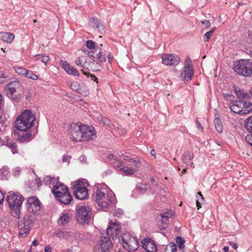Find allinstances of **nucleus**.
I'll return each instance as SVG.
<instances>
[{"mask_svg": "<svg viewBox=\"0 0 252 252\" xmlns=\"http://www.w3.org/2000/svg\"><path fill=\"white\" fill-rule=\"evenodd\" d=\"M94 200L95 201L99 207L102 209H107L111 204L115 202V199L111 195L108 194L105 189H97L93 196Z\"/></svg>", "mask_w": 252, "mask_h": 252, "instance_id": "4", "label": "nucleus"}, {"mask_svg": "<svg viewBox=\"0 0 252 252\" xmlns=\"http://www.w3.org/2000/svg\"><path fill=\"white\" fill-rule=\"evenodd\" d=\"M15 37L13 33L7 32H0V39L6 43H11Z\"/></svg>", "mask_w": 252, "mask_h": 252, "instance_id": "23", "label": "nucleus"}, {"mask_svg": "<svg viewBox=\"0 0 252 252\" xmlns=\"http://www.w3.org/2000/svg\"><path fill=\"white\" fill-rule=\"evenodd\" d=\"M195 122H196V125L197 126V128L198 129H200L201 130H202L203 128H202V127L201 126V125L200 123L199 122V121L197 120H196Z\"/></svg>", "mask_w": 252, "mask_h": 252, "instance_id": "60", "label": "nucleus"}, {"mask_svg": "<svg viewBox=\"0 0 252 252\" xmlns=\"http://www.w3.org/2000/svg\"><path fill=\"white\" fill-rule=\"evenodd\" d=\"M137 169L133 167L130 168L129 167L125 166L123 167H121V171H123L124 173L126 175H131Z\"/></svg>", "mask_w": 252, "mask_h": 252, "instance_id": "32", "label": "nucleus"}, {"mask_svg": "<svg viewBox=\"0 0 252 252\" xmlns=\"http://www.w3.org/2000/svg\"><path fill=\"white\" fill-rule=\"evenodd\" d=\"M193 158V153L189 151H186L182 157V160L185 163L188 164Z\"/></svg>", "mask_w": 252, "mask_h": 252, "instance_id": "30", "label": "nucleus"}, {"mask_svg": "<svg viewBox=\"0 0 252 252\" xmlns=\"http://www.w3.org/2000/svg\"><path fill=\"white\" fill-rule=\"evenodd\" d=\"M91 80H93L94 81H95L97 83H98L97 82V78L94 75H91Z\"/></svg>", "mask_w": 252, "mask_h": 252, "instance_id": "63", "label": "nucleus"}, {"mask_svg": "<svg viewBox=\"0 0 252 252\" xmlns=\"http://www.w3.org/2000/svg\"><path fill=\"white\" fill-rule=\"evenodd\" d=\"M116 168L121 171V167H125L123 161L120 160H117V164L115 165Z\"/></svg>", "mask_w": 252, "mask_h": 252, "instance_id": "52", "label": "nucleus"}, {"mask_svg": "<svg viewBox=\"0 0 252 252\" xmlns=\"http://www.w3.org/2000/svg\"><path fill=\"white\" fill-rule=\"evenodd\" d=\"M95 137L96 132L93 126L82 125V140H89Z\"/></svg>", "mask_w": 252, "mask_h": 252, "instance_id": "11", "label": "nucleus"}, {"mask_svg": "<svg viewBox=\"0 0 252 252\" xmlns=\"http://www.w3.org/2000/svg\"><path fill=\"white\" fill-rule=\"evenodd\" d=\"M143 248L146 252H157L158 247L153 240L151 238H146L141 241Z\"/></svg>", "mask_w": 252, "mask_h": 252, "instance_id": "14", "label": "nucleus"}, {"mask_svg": "<svg viewBox=\"0 0 252 252\" xmlns=\"http://www.w3.org/2000/svg\"><path fill=\"white\" fill-rule=\"evenodd\" d=\"M6 117L3 114H0V123L1 125V127L3 125H5Z\"/></svg>", "mask_w": 252, "mask_h": 252, "instance_id": "50", "label": "nucleus"}, {"mask_svg": "<svg viewBox=\"0 0 252 252\" xmlns=\"http://www.w3.org/2000/svg\"><path fill=\"white\" fill-rule=\"evenodd\" d=\"M229 244L235 250H236L238 247V245L237 243L232 242H229Z\"/></svg>", "mask_w": 252, "mask_h": 252, "instance_id": "57", "label": "nucleus"}, {"mask_svg": "<svg viewBox=\"0 0 252 252\" xmlns=\"http://www.w3.org/2000/svg\"><path fill=\"white\" fill-rule=\"evenodd\" d=\"M4 195L2 192L0 191V205L2 204L4 201Z\"/></svg>", "mask_w": 252, "mask_h": 252, "instance_id": "59", "label": "nucleus"}, {"mask_svg": "<svg viewBox=\"0 0 252 252\" xmlns=\"http://www.w3.org/2000/svg\"><path fill=\"white\" fill-rule=\"evenodd\" d=\"M127 164L133 168L137 169L139 167L140 162L137 159H133L132 158L128 159Z\"/></svg>", "mask_w": 252, "mask_h": 252, "instance_id": "31", "label": "nucleus"}, {"mask_svg": "<svg viewBox=\"0 0 252 252\" xmlns=\"http://www.w3.org/2000/svg\"><path fill=\"white\" fill-rule=\"evenodd\" d=\"M172 212H166L160 214V216H165L168 218H171L172 217Z\"/></svg>", "mask_w": 252, "mask_h": 252, "instance_id": "55", "label": "nucleus"}, {"mask_svg": "<svg viewBox=\"0 0 252 252\" xmlns=\"http://www.w3.org/2000/svg\"><path fill=\"white\" fill-rule=\"evenodd\" d=\"M233 69L239 75L250 76L252 74V62L249 60H240L234 63Z\"/></svg>", "mask_w": 252, "mask_h": 252, "instance_id": "6", "label": "nucleus"}, {"mask_svg": "<svg viewBox=\"0 0 252 252\" xmlns=\"http://www.w3.org/2000/svg\"><path fill=\"white\" fill-rule=\"evenodd\" d=\"M122 239L123 247L126 250L133 252L138 249L139 242L138 240L129 234H124Z\"/></svg>", "mask_w": 252, "mask_h": 252, "instance_id": "8", "label": "nucleus"}, {"mask_svg": "<svg viewBox=\"0 0 252 252\" xmlns=\"http://www.w3.org/2000/svg\"><path fill=\"white\" fill-rule=\"evenodd\" d=\"M60 64L68 74L76 76H79V73L78 70L66 61H60Z\"/></svg>", "mask_w": 252, "mask_h": 252, "instance_id": "17", "label": "nucleus"}, {"mask_svg": "<svg viewBox=\"0 0 252 252\" xmlns=\"http://www.w3.org/2000/svg\"><path fill=\"white\" fill-rule=\"evenodd\" d=\"M70 138L74 141H82V125L72 124L69 128Z\"/></svg>", "mask_w": 252, "mask_h": 252, "instance_id": "10", "label": "nucleus"}, {"mask_svg": "<svg viewBox=\"0 0 252 252\" xmlns=\"http://www.w3.org/2000/svg\"><path fill=\"white\" fill-rule=\"evenodd\" d=\"M97 64V63L92 58L86 56L83 68L89 71H94L95 69V65Z\"/></svg>", "mask_w": 252, "mask_h": 252, "instance_id": "20", "label": "nucleus"}, {"mask_svg": "<svg viewBox=\"0 0 252 252\" xmlns=\"http://www.w3.org/2000/svg\"><path fill=\"white\" fill-rule=\"evenodd\" d=\"M85 57L86 56H82L76 58L74 61L75 64L79 67H83Z\"/></svg>", "mask_w": 252, "mask_h": 252, "instance_id": "40", "label": "nucleus"}, {"mask_svg": "<svg viewBox=\"0 0 252 252\" xmlns=\"http://www.w3.org/2000/svg\"><path fill=\"white\" fill-rule=\"evenodd\" d=\"M66 190H68L67 187L60 182H57L54 186L52 192L56 198L58 199L64 194Z\"/></svg>", "mask_w": 252, "mask_h": 252, "instance_id": "16", "label": "nucleus"}, {"mask_svg": "<svg viewBox=\"0 0 252 252\" xmlns=\"http://www.w3.org/2000/svg\"><path fill=\"white\" fill-rule=\"evenodd\" d=\"M124 157L123 158V159L124 160H126V161H128V159L131 158H130L129 156H127V155H122Z\"/></svg>", "mask_w": 252, "mask_h": 252, "instance_id": "64", "label": "nucleus"}, {"mask_svg": "<svg viewBox=\"0 0 252 252\" xmlns=\"http://www.w3.org/2000/svg\"><path fill=\"white\" fill-rule=\"evenodd\" d=\"M87 189L85 185V181L83 179L75 181L72 185V189L73 191L81 190L82 189Z\"/></svg>", "mask_w": 252, "mask_h": 252, "instance_id": "27", "label": "nucleus"}, {"mask_svg": "<svg viewBox=\"0 0 252 252\" xmlns=\"http://www.w3.org/2000/svg\"><path fill=\"white\" fill-rule=\"evenodd\" d=\"M41 182H42V181H41L40 179L39 178H37L35 180V183L38 187H39L42 185Z\"/></svg>", "mask_w": 252, "mask_h": 252, "instance_id": "58", "label": "nucleus"}, {"mask_svg": "<svg viewBox=\"0 0 252 252\" xmlns=\"http://www.w3.org/2000/svg\"><path fill=\"white\" fill-rule=\"evenodd\" d=\"M76 210L78 222L82 224H88L92 214L91 208L87 205H82L77 206Z\"/></svg>", "mask_w": 252, "mask_h": 252, "instance_id": "7", "label": "nucleus"}, {"mask_svg": "<svg viewBox=\"0 0 252 252\" xmlns=\"http://www.w3.org/2000/svg\"><path fill=\"white\" fill-rule=\"evenodd\" d=\"M63 161L65 162H69V158L67 156L64 155L63 157Z\"/></svg>", "mask_w": 252, "mask_h": 252, "instance_id": "61", "label": "nucleus"}, {"mask_svg": "<svg viewBox=\"0 0 252 252\" xmlns=\"http://www.w3.org/2000/svg\"><path fill=\"white\" fill-rule=\"evenodd\" d=\"M89 25L94 31L103 34L105 32L104 26L101 21L96 18H92L89 20Z\"/></svg>", "mask_w": 252, "mask_h": 252, "instance_id": "15", "label": "nucleus"}, {"mask_svg": "<svg viewBox=\"0 0 252 252\" xmlns=\"http://www.w3.org/2000/svg\"><path fill=\"white\" fill-rule=\"evenodd\" d=\"M201 24H202V25H205L206 27L207 28H210V27H211V23H210V21H209V20H206H206H204L202 21L201 22Z\"/></svg>", "mask_w": 252, "mask_h": 252, "instance_id": "53", "label": "nucleus"}, {"mask_svg": "<svg viewBox=\"0 0 252 252\" xmlns=\"http://www.w3.org/2000/svg\"><path fill=\"white\" fill-rule=\"evenodd\" d=\"M27 208L28 213L24 216L23 220L18 222L20 238H24L28 235L35 220L34 216L40 214L41 205L38 198L34 196L29 198Z\"/></svg>", "mask_w": 252, "mask_h": 252, "instance_id": "1", "label": "nucleus"}, {"mask_svg": "<svg viewBox=\"0 0 252 252\" xmlns=\"http://www.w3.org/2000/svg\"><path fill=\"white\" fill-rule=\"evenodd\" d=\"M6 199L11 208L12 216L15 218H19L22 204L24 200V197L20 194L9 192V195L6 197Z\"/></svg>", "mask_w": 252, "mask_h": 252, "instance_id": "3", "label": "nucleus"}, {"mask_svg": "<svg viewBox=\"0 0 252 252\" xmlns=\"http://www.w3.org/2000/svg\"><path fill=\"white\" fill-rule=\"evenodd\" d=\"M176 242L180 249H183L185 248V241L181 236H177L176 238Z\"/></svg>", "mask_w": 252, "mask_h": 252, "instance_id": "37", "label": "nucleus"}, {"mask_svg": "<svg viewBox=\"0 0 252 252\" xmlns=\"http://www.w3.org/2000/svg\"><path fill=\"white\" fill-rule=\"evenodd\" d=\"M97 246L101 252H109L113 245L109 237L102 236L98 242Z\"/></svg>", "mask_w": 252, "mask_h": 252, "instance_id": "12", "label": "nucleus"}, {"mask_svg": "<svg viewBox=\"0 0 252 252\" xmlns=\"http://www.w3.org/2000/svg\"><path fill=\"white\" fill-rule=\"evenodd\" d=\"M15 71L18 74L23 75L25 77L26 72H27V69L25 67H14Z\"/></svg>", "mask_w": 252, "mask_h": 252, "instance_id": "41", "label": "nucleus"}, {"mask_svg": "<svg viewBox=\"0 0 252 252\" xmlns=\"http://www.w3.org/2000/svg\"><path fill=\"white\" fill-rule=\"evenodd\" d=\"M102 121L105 125L109 126L110 124V121L107 118H102Z\"/></svg>", "mask_w": 252, "mask_h": 252, "instance_id": "54", "label": "nucleus"}, {"mask_svg": "<svg viewBox=\"0 0 252 252\" xmlns=\"http://www.w3.org/2000/svg\"><path fill=\"white\" fill-rule=\"evenodd\" d=\"M26 132L20 134L18 133L17 137L18 140L20 142H27L31 139L32 133L30 131H26Z\"/></svg>", "mask_w": 252, "mask_h": 252, "instance_id": "25", "label": "nucleus"}, {"mask_svg": "<svg viewBox=\"0 0 252 252\" xmlns=\"http://www.w3.org/2000/svg\"><path fill=\"white\" fill-rule=\"evenodd\" d=\"M212 34H213V33H212V32H210V31L205 33L204 35V41L208 42L210 40Z\"/></svg>", "mask_w": 252, "mask_h": 252, "instance_id": "48", "label": "nucleus"}, {"mask_svg": "<svg viewBox=\"0 0 252 252\" xmlns=\"http://www.w3.org/2000/svg\"><path fill=\"white\" fill-rule=\"evenodd\" d=\"M76 198L80 200H84L88 196V189H82L81 190L73 191Z\"/></svg>", "mask_w": 252, "mask_h": 252, "instance_id": "24", "label": "nucleus"}, {"mask_svg": "<svg viewBox=\"0 0 252 252\" xmlns=\"http://www.w3.org/2000/svg\"><path fill=\"white\" fill-rule=\"evenodd\" d=\"M57 200L62 204H68L72 200V197L68 190H66L64 194Z\"/></svg>", "mask_w": 252, "mask_h": 252, "instance_id": "21", "label": "nucleus"}, {"mask_svg": "<svg viewBox=\"0 0 252 252\" xmlns=\"http://www.w3.org/2000/svg\"><path fill=\"white\" fill-rule=\"evenodd\" d=\"M194 73L192 61L189 57H187L185 61V66L181 72L180 77L184 81L190 80Z\"/></svg>", "mask_w": 252, "mask_h": 252, "instance_id": "9", "label": "nucleus"}, {"mask_svg": "<svg viewBox=\"0 0 252 252\" xmlns=\"http://www.w3.org/2000/svg\"><path fill=\"white\" fill-rule=\"evenodd\" d=\"M162 60L163 63L166 65H177L180 62V58L175 54H163Z\"/></svg>", "mask_w": 252, "mask_h": 252, "instance_id": "13", "label": "nucleus"}, {"mask_svg": "<svg viewBox=\"0 0 252 252\" xmlns=\"http://www.w3.org/2000/svg\"><path fill=\"white\" fill-rule=\"evenodd\" d=\"M71 220V217L68 214L62 213L58 220V223L60 225L65 226H67Z\"/></svg>", "mask_w": 252, "mask_h": 252, "instance_id": "22", "label": "nucleus"}, {"mask_svg": "<svg viewBox=\"0 0 252 252\" xmlns=\"http://www.w3.org/2000/svg\"><path fill=\"white\" fill-rule=\"evenodd\" d=\"M170 249L171 252H177V246L174 242H171L166 247V250Z\"/></svg>", "mask_w": 252, "mask_h": 252, "instance_id": "43", "label": "nucleus"}, {"mask_svg": "<svg viewBox=\"0 0 252 252\" xmlns=\"http://www.w3.org/2000/svg\"><path fill=\"white\" fill-rule=\"evenodd\" d=\"M245 140L249 144L252 146V134H248L245 137Z\"/></svg>", "mask_w": 252, "mask_h": 252, "instance_id": "49", "label": "nucleus"}, {"mask_svg": "<svg viewBox=\"0 0 252 252\" xmlns=\"http://www.w3.org/2000/svg\"><path fill=\"white\" fill-rule=\"evenodd\" d=\"M38 60L44 63L45 64H46L50 60L49 57L47 56H41L38 58Z\"/></svg>", "mask_w": 252, "mask_h": 252, "instance_id": "47", "label": "nucleus"}, {"mask_svg": "<svg viewBox=\"0 0 252 252\" xmlns=\"http://www.w3.org/2000/svg\"><path fill=\"white\" fill-rule=\"evenodd\" d=\"M42 182L45 185H54L55 183H57L56 179L55 178H53L50 176H46L43 179Z\"/></svg>", "mask_w": 252, "mask_h": 252, "instance_id": "34", "label": "nucleus"}, {"mask_svg": "<svg viewBox=\"0 0 252 252\" xmlns=\"http://www.w3.org/2000/svg\"><path fill=\"white\" fill-rule=\"evenodd\" d=\"M234 92L237 96L240 99L248 100L252 97L250 94L245 93L240 89H235Z\"/></svg>", "mask_w": 252, "mask_h": 252, "instance_id": "26", "label": "nucleus"}, {"mask_svg": "<svg viewBox=\"0 0 252 252\" xmlns=\"http://www.w3.org/2000/svg\"><path fill=\"white\" fill-rule=\"evenodd\" d=\"M197 197V200H196V206L197 207L198 209H199L201 207V204H203V203L204 201V199L202 195L201 192H198L197 193V195L196 196Z\"/></svg>", "mask_w": 252, "mask_h": 252, "instance_id": "35", "label": "nucleus"}, {"mask_svg": "<svg viewBox=\"0 0 252 252\" xmlns=\"http://www.w3.org/2000/svg\"><path fill=\"white\" fill-rule=\"evenodd\" d=\"M245 127L249 132H252V116L246 119Z\"/></svg>", "mask_w": 252, "mask_h": 252, "instance_id": "39", "label": "nucleus"}, {"mask_svg": "<svg viewBox=\"0 0 252 252\" xmlns=\"http://www.w3.org/2000/svg\"><path fill=\"white\" fill-rule=\"evenodd\" d=\"M70 88L74 91H76L80 94H82V89L80 84L77 82H72L70 84Z\"/></svg>", "mask_w": 252, "mask_h": 252, "instance_id": "36", "label": "nucleus"}, {"mask_svg": "<svg viewBox=\"0 0 252 252\" xmlns=\"http://www.w3.org/2000/svg\"><path fill=\"white\" fill-rule=\"evenodd\" d=\"M243 107H244V108H243L244 115L252 112V103L251 102L243 101Z\"/></svg>", "mask_w": 252, "mask_h": 252, "instance_id": "29", "label": "nucleus"}, {"mask_svg": "<svg viewBox=\"0 0 252 252\" xmlns=\"http://www.w3.org/2000/svg\"><path fill=\"white\" fill-rule=\"evenodd\" d=\"M7 147L9 148L13 154L18 153V148L17 145L15 143H8Z\"/></svg>", "mask_w": 252, "mask_h": 252, "instance_id": "42", "label": "nucleus"}, {"mask_svg": "<svg viewBox=\"0 0 252 252\" xmlns=\"http://www.w3.org/2000/svg\"><path fill=\"white\" fill-rule=\"evenodd\" d=\"M26 74H25V77L31 79L33 80H37L39 79L38 76L32 70L27 69V72H26Z\"/></svg>", "mask_w": 252, "mask_h": 252, "instance_id": "38", "label": "nucleus"}, {"mask_svg": "<svg viewBox=\"0 0 252 252\" xmlns=\"http://www.w3.org/2000/svg\"><path fill=\"white\" fill-rule=\"evenodd\" d=\"M120 229V225L115 223H112L108 227L107 230L106 234L112 237L113 239H114L115 237L116 238L117 235L119 234Z\"/></svg>", "mask_w": 252, "mask_h": 252, "instance_id": "19", "label": "nucleus"}, {"mask_svg": "<svg viewBox=\"0 0 252 252\" xmlns=\"http://www.w3.org/2000/svg\"><path fill=\"white\" fill-rule=\"evenodd\" d=\"M107 58L108 59V63H111L113 61L114 58L110 53H109L108 54Z\"/></svg>", "mask_w": 252, "mask_h": 252, "instance_id": "56", "label": "nucleus"}, {"mask_svg": "<svg viewBox=\"0 0 252 252\" xmlns=\"http://www.w3.org/2000/svg\"><path fill=\"white\" fill-rule=\"evenodd\" d=\"M87 47L90 49H94L95 48V43L92 40H89L86 41Z\"/></svg>", "mask_w": 252, "mask_h": 252, "instance_id": "45", "label": "nucleus"}, {"mask_svg": "<svg viewBox=\"0 0 252 252\" xmlns=\"http://www.w3.org/2000/svg\"><path fill=\"white\" fill-rule=\"evenodd\" d=\"M21 88L22 84L20 81L15 80L10 82L6 85L4 91L7 97L15 101L18 102L20 97L19 91Z\"/></svg>", "mask_w": 252, "mask_h": 252, "instance_id": "5", "label": "nucleus"}, {"mask_svg": "<svg viewBox=\"0 0 252 252\" xmlns=\"http://www.w3.org/2000/svg\"><path fill=\"white\" fill-rule=\"evenodd\" d=\"M44 252H51V248L49 246H46L44 249Z\"/></svg>", "mask_w": 252, "mask_h": 252, "instance_id": "62", "label": "nucleus"}, {"mask_svg": "<svg viewBox=\"0 0 252 252\" xmlns=\"http://www.w3.org/2000/svg\"><path fill=\"white\" fill-rule=\"evenodd\" d=\"M243 101H234L230 104V109L234 113L244 115Z\"/></svg>", "mask_w": 252, "mask_h": 252, "instance_id": "18", "label": "nucleus"}, {"mask_svg": "<svg viewBox=\"0 0 252 252\" xmlns=\"http://www.w3.org/2000/svg\"><path fill=\"white\" fill-rule=\"evenodd\" d=\"M113 214L114 216L119 217L123 214V211L122 209H116L114 211Z\"/></svg>", "mask_w": 252, "mask_h": 252, "instance_id": "46", "label": "nucleus"}, {"mask_svg": "<svg viewBox=\"0 0 252 252\" xmlns=\"http://www.w3.org/2000/svg\"><path fill=\"white\" fill-rule=\"evenodd\" d=\"M35 118L30 110H26L18 116L15 122V127L21 131H26L33 126Z\"/></svg>", "mask_w": 252, "mask_h": 252, "instance_id": "2", "label": "nucleus"}, {"mask_svg": "<svg viewBox=\"0 0 252 252\" xmlns=\"http://www.w3.org/2000/svg\"><path fill=\"white\" fill-rule=\"evenodd\" d=\"M160 218H161V220L163 223H164L165 224H168L169 218H168L167 216H160Z\"/></svg>", "mask_w": 252, "mask_h": 252, "instance_id": "51", "label": "nucleus"}, {"mask_svg": "<svg viewBox=\"0 0 252 252\" xmlns=\"http://www.w3.org/2000/svg\"><path fill=\"white\" fill-rule=\"evenodd\" d=\"M95 58H96L101 63L106 62V59L104 56L102 55V53L100 51L96 54Z\"/></svg>", "mask_w": 252, "mask_h": 252, "instance_id": "44", "label": "nucleus"}, {"mask_svg": "<svg viewBox=\"0 0 252 252\" xmlns=\"http://www.w3.org/2000/svg\"><path fill=\"white\" fill-rule=\"evenodd\" d=\"M55 235L60 239H67L71 236L70 232L62 229L58 230Z\"/></svg>", "mask_w": 252, "mask_h": 252, "instance_id": "28", "label": "nucleus"}, {"mask_svg": "<svg viewBox=\"0 0 252 252\" xmlns=\"http://www.w3.org/2000/svg\"><path fill=\"white\" fill-rule=\"evenodd\" d=\"M215 128L218 132L220 133L223 130V126L219 118H215L214 120Z\"/></svg>", "mask_w": 252, "mask_h": 252, "instance_id": "33", "label": "nucleus"}]
</instances>
